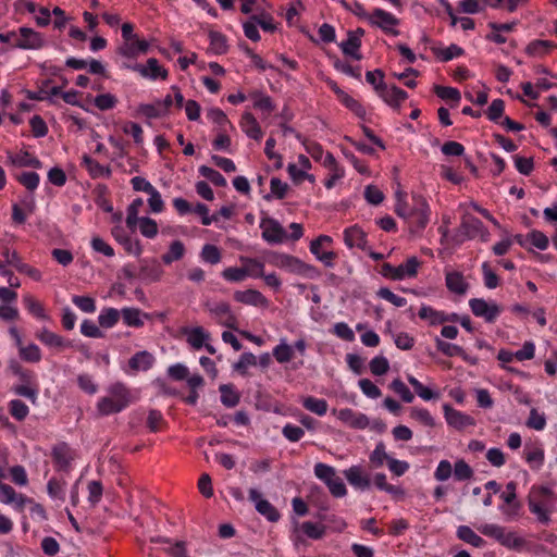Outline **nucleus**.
<instances>
[{"mask_svg": "<svg viewBox=\"0 0 557 557\" xmlns=\"http://www.w3.org/2000/svg\"><path fill=\"white\" fill-rule=\"evenodd\" d=\"M411 200V205L407 203L401 193H397V202L394 211L399 218L406 220L410 233H420L429 224L430 206L421 195H412Z\"/></svg>", "mask_w": 557, "mask_h": 557, "instance_id": "nucleus-1", "label": "nucleus"}, {"mask_svg": "<svg viewBox=\"0 0 557 557\" xmlns=\"http://www.w3.org/2000/svg\"><path fill=\"white\" fill-rule=\"evenodd\" d=\"M553 495L552 490H533L529 496V508L543 524L549 520Z\"/></svg>", "mask_w": 557, "mask_h": 557, "instance_id": "nucleus-2", "label": "nucleus"}, {"mask_svg": "<svg viewBox=\"0 0 557 557\" xmlns=\"http://www.w3.org/2000/svg\"><path fill=\"white\" fill-rule=\"evenodd\" d=\"M420 264L421 262L417 257H410L405 263L397 267H394L388 262L383 263L380 273L386 278L401 281L406 277L417 276Z\"/></svg>", "mask_w": 557, "mask_h": 557, "instance_id": "nucleus-3", "label": "nucleus"}, {"mask_svg": "<svg viewBox=\"0 0 557 557\" xmlns=\"http://www.w3.org/2000/svg\"><path fill=\"white\" fill-rule=\"evenodd\" d=\"M205 308L216 320L219 324L230 330H238L237 317L233 313L231 306L226 301L205 304Z\"/></svg>", "mask_w": 557, "mask_h": 557, "instance_id": "nucleus-4", "label": "nucleus"}, {"mask_svg": "<svg viewBox=\"0 0 557 557\" xmlns=\"http://www.w3.org/2000/svg\"><path fill=\"white\" fill-rule=\"evenodd\" d=\"M270 263L299 275H307L310 271L314 270V267L307 264L299 258L287 253H273L270 258Z\"/></svg>", "mask_w": 557, "mask_h": 557, "instance_id": "nucleus-5", "label": "nucleus"}, {"mask_svg": "<svg viewBox=\"0 0 557 557\" xmlns=\"http://www.w3.org/2000/svg\"><path fill=\"white\" fill-rule=\"evenodd\" d=\"M125 67L150 81H166L169 78V71L156 58H149L145 64H126Z\"/></svg>", "mask_w": 557, "mask_h": 557, "instance_id": "nucleus-6", "label": "nucleus"}, {"mask_svg": "<svg viewBox=\"0 0 557 557\" xmlns=\"http://www.w3.org/2000/svg\"><path fill=\"white\" fill-rule=\"evenodd\" d=\"M459 231L467 239L480 238L484 243L488 242L491 236L483 222L469 213L462 216Z\"/></svg>", "mask_w": 557, "mask_h": 557, "instance_id": "nucleus-7", "label": "nucleus"}, {"mask_svg": "<svg viewBox=\"0 0 557 557\" xmlns=\"http://www.w3.org/2000/svg\"><path fill=\"white\" fill-rule=\"evenodd\" d=\"M333 239L329 235H319L310 243V251L315 258L321 261L326 268H333L337 253L332 250H323L324 247H330Z\"/></svg>", "mask_w": 557, "mask_h": 557, "instance_id": "nucleus-8", "label": "nucleus"}, {"mask_svg": "<svg viewBox=\"0 0 557 557\" xmlns=\"http://www.w3.org/2000/svg\"><path fill=\"white\" fill-rule=\"evenodd\" d=\"M44 35L29 27L18 28V38L13 42L12 48L24 50H38L45 46Z\"/></svg>", "mask_w": 557, "mask_h": 557, "instance_id": "nucleus-9", "label": "nucleus"}, {"mask_svg": "<svg viewBox=\"0 0 557 557\" xmlns=\"http://www.w3.org/2000/svg\"><path fill=\"white\" fill-rule=\"evenodd\" d=\"M325 534V527L318 522L305 521L302 523L295 522L293 531V541L296 543H304V537L319 541Z\"/></svg>", "mask_w": 557, "mask_h": 557, "instance_id": "nucleus-10", "label": "nucleus"}, {"mask_svg": "<svg viewBox=\"0 0 557 557\" xmlns=\"http://www.w3.org/2000/svg\"><path fill=\"white\" fill-rule=\"evenodd\" d=\"M368 21L371 25L381 28L384 33L398 36L399 30L394 28L399 24V20L392 13L384 11L383 9H374L370 14Z\"/></svg>", "mask_w": 557, "mask_h": 557, "instance_id": "nucleus-11", "label": "nucleus"}, {"mask_svg": "<svg viewBox=\"0 0 557 557\" xmlns=\"http://www.w3.org/2000/svg\"><path fill=\"white\" fill-rule=\"evenodd\" d=\"M262 238L269 244H281L288 235L284 227L273 218H264L260 222Z\"/></svg>", "mask_w": 557, "mask_h": 557, "instance_id": "nucleus-12", "label": "nucleus"}, {"mask_svg": "<svg viewBox=\"0 0 557 557\" xmlns=\"http://www.w3.org/2000/svg\"><path fill=\"white\" fill-rule=\"evenodd\" d=\"M469 306L475 317L483 318L487 323H494L502 311L497 304H488L483 298L470 299Z\"/></svg>", "mask_w": 557, "mask_h": 557, "instance_id": "nucleus-13", "label": "nucleus"}, {"mask_svg": "<svg viewBox=\"0 0 557 557\" xmlns=\"http://www.w3.org/2000/svg\"><path fill=\"white\" fill-rule=\"evenodd\" d=\"M249 499L255 504L256 510L263 516L269 522H278L281 513L276 507H274L268 500L261 498L258 490H248Z\"/></svg>", "mask_w": 557, "mask_h": 557, "instance_id": "nucleus-14", "label": "nucleus"}, {"mask_svg": "<svg viewBox=\"0 0 557 557\" xmlns=\"http://www.w3.org/2000/svg\"><path fill=\"white\" fill-rule=\"evenodd\" d=\"M51 458L58 470L67 471L71 462L75 459V453L69 444L61 442L53 446Z\"/></svg>", "mask_w": 557, "mask_h": 557, "instance_id": "nucleus-15", "label": "nucleus"}, {"mask_svg": "<svg viewBox=\"0 0 557 557\" xmlns=\"http://www.w3.org/2000/svg\"><path fill=\"white\" fill-rule=\"evenodd\" d=\"M443 410L447 423L455 429L462 430L475 423L471 416L454 409L449 404H445Z\"/></svg>", "mask_w": 557, "mask_h": 557, "instance_id": "nucleus-16", "label": "nucleus"}, {"mask_svg": "<svg viewBox=\"0 0 557 557\" xmlns=\"http://www.w3.org/2000/svg\"><path fill=\"white\" fill-rule=\"evenodd\" d=\"M382 90L379 96L383 99V101L392 107L395 110H399L401 103L407 100L408 94L404 89L399 88L396 85L392 86H381Z\"/></svg>", "mask_w": 557, "mask_h": 557, "instance_id": "nucleus-17", "label": "nucleus"}, {"mask_svg": "<svg viewBox=\"0 0 557 557\" xmlns=\"http://www.w3.org/2000/svg\"><path fill=\"white\" fill-rule=\"evenodd\" d=\"M314 474L319 480L324 482L327 487H346L342 479L336 475L335 469L326 463H315Z\"/></svg>", "mask_w": 557, "mask_h": 557, "instance_id": "nucleus-18", "label": "nucleus"}, {"mask_svg": "<svg viewBox=\"0 0 557 557\" xmlns=\"http://www.w3.org/2000/svg\"><path fill=\"white\" fill-rule=\"evenodd\" d=\"M234 300L244 305L265 308L269 305L268 299L257 289L236 290L233 295Z\"/></svg>", "mask_w": 557, "mask_h": 557, "instance_id": "nucleus-19", "label": "nucleus"}, {"mask_svg": "<svg viewBox=\"0 0 557 557\" xmlns=\"http://www.w3.org/2000/svg\"><path fill=\"white\" fill-rule=\"evenodd\" d=\"M149 50V42L136 37L131 42H123L117 48V53L128 59H135L139 54H146Z\"/></svg>", "mask_w": 557, "mask_h": 557, "instance_id": "nucleus-20", "label": "nucleus"}, {"mask_svg": "<svg viewBox=\"0 0 557 557\" xmlns=\"http://www.w3.org/2000/svg\"><path fill=\"white\" fill-rule=\"evenodd\" d=\"M0 503L9 505L16 511L22 512L24 508L33 504V499L15 493V490H0Z\"/></svg>", "mask_w": 557, "mask_h": 557, "instance_id": "nucleus-21", "label": "nucleus"}, {"mask_svg": "<svg viewBox=\"0 0 557 557\" xmlns=\"http://www.w3.org/2000/svg\"><path fill=\"white\" fill-rule=\"evenodd\" d=\"M239 126L242 131L251 139L260 141L263 137L261 126L255 115L250 112L242 114Z\"/></svg>", "mask_w": 557, "mask_h": 557, "instance_id": "nucleus-22", "label": "nucleus"}, {"mask_svg": "<svg viewBox=\"0 0 557 557\" xmlns=\"http://www.w3.org/2000/svg\"><path fill=\"white\" fill-rule=\"evenodd\" d=\"M344 242L349 248H358L361 250H367V234L366 232L358 225H354L347 227L344 231Z\"/></svg>", "mask_w": 557, "mask_h": 557, "instance_id": "nucleus-23", "label": "nucleus"}, {"mask_svg": "<svg viewBox=\"0 0 557 557\" xmlns=\"http://www.w3.org/2000/svg\"><path fill=\"white\" fill-rule=\"evenodd\" d=\"M35 336L38 341H40L47 347L58 348V349H64L66 347H72L71 341L63 338L61 335L53 333L46 327L38 331Z\"/></svg>", "mask_w": 557, "mask_h": 557, "instance_id": "nucleus-24", "label": "nucleus"}, {"mask_svg": "<svg viewBox=\"0 0 557 557\" xmlns=\"http://www.w3.org/2000/svg\"><path fill=\"white\" fill-rule=\"evenodd\" d=\"M554 49H557L556 42L552 40L534 39L527 45L524 52L532 58H544L550 54Z\"/></svg>", "mask_w": 557, "mask_h": 557, "instance_id": "nucleus-25", "label": "nucleus"}, {"mask_svg": "<svg viewBox=\"0 0 557 557\" xmlns=\"http://www.w3.org/2000/svg\"><path fill=\"white\" fill-rule=\"evenodd\" d=\"M82 166H84L91 178H100L106 177L109 178L111 176V169L109 165H102L97 160L92 159L88 154H84L82 157Z\"/></svg>", "mask_w": 557, "mask_h": 557, "instance_id": "nucleus-26", "label": "nucleus"}, {"mask_svg": "<svg viewBox=\"0 0 557 557\" xmlns=\"http://www.w3.org/2000/svg\"><path fill=\"white\" fill-rule=\"evenodd\" d=\"M445 282L447 289L457 295H465L469 288L463 274L458 271L446 272Z\"/></svg>", "mask_w": 557, "mask_h": 557, "instance_id": "nucleus-27", "label": "nucleus"}, {"mask_svg": "<svg viewBox=\"0 0 557 557\" xmlns=\"http://www.w3.org/2000/svg\"><path fill=\"white\" fill-rule=\"evenodd\" d=\"M8 160L11 165L18 166V168H34V169H41L42 162L32 156L28 151H21L20 153H8Z\"/></svg>", "mask_w": 557, "mask_h": 557, "instance_id": "nucleus-28", "label": "nucleus"}, {"mask_svg": "<svg viewBox=\"0 0 557 557\" xmlns=\"http://www.w3.org/2000/svg\"><path fill=\"white\" fill-rule=\"evenodd\" d=\"M500 498L503 504L499 505V508L509 518H513L519 516V509L521 508V504L517 502L515 490H509L507 492L502 491Z\"/></svg>", "mask_w": 557, "mask_h": 557, "instance_id": "nucleus-29", "label": "nucleus"}, {"mask_svg": "<svg viewBox=\"0 0 557 557\" xmlns=\"http://www.w3.org/2000/svg\"><path fill=\"white\" fill-rule=\"evenodd\" d=\"M183 333L187 335V343L196 350L201 349L210 338V334L202 326L184 327Z\"/></svg>", "mask_w": 557, "mask_h": 557, "instance_id": "nucleus-30", "label": "nucleus"}, {"mask_svg": "<svg viewBox=\"0 0 557 557\" xmlns=\"http://www.w3.org/2000/svg\"><path fill=\"white\" fill-rule=\"evenodd\" d=\"M249 98L253 101V108L267 115H270L275 110L272 98L260 90L250 91Z\"/></svg>", "mask_w": 557, "mask_h": 557, "instance_id": "nucleus-31", "label": "nucleus"}, {"mask_svg": "<svg viewBox=\"0 0 557 557\" xmlns=\"http://www.w3.org/2000/svg\"><path fill=\"white\" fill-rule=\"evenodd\" d=\"M121 315L123 318V322L131 327H141L145 324L143 318H149L148 313L133 307L123 308L121 310Z\"/></svg>", "mask_w": 557, "mask_h": 557, "instance_id": "nucleus-32", "label": "nucleus"}, {"mask_svg": "<svg viewBox=\"0 0 557 557\" xmlns=\"http://www.w3.org/2000/svg\"><path fill=\"white\" fill-rule=\"evenodd\" d=\"M108 392L109 396L114 398L122 409H125L129 405L131 395L125 384L121 382L113 383L109 386Z\"/></svg>", "mask_w": 557, "mask_h": 557, "instance_id": "nucleus-33", "label": "nucleus"}, {"mask_svg": "<svg viewBox=\"0 0 557 557\" xmlns=\"http://www.w3.org/2000/svg\"><path fill=\"white\" fill-rule=\"evenodd\" d=\"M344 474L349 484L356 487H369L370 479L363 473L360 466H352L344 471Z\"/></svg>", "mask_w": 557, "mask_h": 557, "instance_id": "nucleus-34", "label": "nucleus"}, {"mask_svg": "<svg viewBox=\"0 0 557 557\" xmlns=\"http://www.w3.org/2000/svg\"><path fill=\"white\" fill-rule=\"evenodd\" d=\"M153 356L147 351H138L136 352L129 360L128 366L133 371H147L152 367Z\"/></svg>", "mask_w": 557, "mask_h": 557, "instance_id": "nucleus-35", "label": "nucleus"}, {"mask_svg": "<svg viewBox=\"0 0 557 557\" xmlns=\"http://www.w3.org/2000/svg\"><path fill=\"white\" fill-rule=\"evenodd\" d=\"M163 274V269L157 260L145 261L140 267L139 276L144 280H150L152 282L160 281Z\"/></svg>", "mask_w": 557, "mask_h": 557, "instance_id": "nucleus-36", "label": "nucleus"}, {"mask_svg": "<svg viewBox=\"0 0 557 557\" xmlns=\"http://www.w3.org/2000/svg\"><path fill=\"white\" fill-rule=\"evenodd\" d=\"M436 349L447 357H461L465 361H469L468 355L461 346L445 342L441 338L435 341Z\"/></svg>", "mask_w": 557, "mask_h": 557, "instance_id": "nucleus-37", "label": "nucleus"}, {"mask_svg": "<svg viewBox=\"0 0 557 557\" xmlns=\"http://www.w3.org/2000/svg\"><path fill=\"white\" fill-rule=\"evenodd\" d=\"M344 54L349 55L356 60H361L362 55L359 52L361 47V39L349 35L347 33V39L339 45Z\"/></svg>", "mask_w": 557, "mask_h": 557, "instance_id": "nucleus-38", "label": "nucleus"}, {"mask_svg": "<svg viewBox=\"0 0 557 557\" xmlns=\"http://www.w3.org/2000/svg\"><path fill=\"white\" fill-rule=\"evenodd\" d=\"M220 393H221V403L227 407L233 408L235 407L239 400L240 395L239 393L234 388L231 384H223L220 386Z\"/></svg>", "mask_w": 557, "mask_h": 557, "instance_id": "nucleus-39", "label": "nucleus"}, {"mask_svg": "<svg viewBox=\"0 0 557 557\" xmlns=\"http://www.w3.org/2000/svg\"><path fill=\"white\" fill-rule=\"evenodd\" d=\"M210 49L214 54H224L228 50L226 36L216 30L209 32Z\"/></svg>", "mask_w": 557, "mask_h": 557, "instance_id": "nucleus-40", "label": "nucleus"}, {"mask_svg": "<svg viewBox=\"0 0 557 557\" xmlns=\"http://www.w3.org/2000/svg\"><path fill=\"white\" fill-rule=\"evenodd\" d=\"M121 311L115 308H103L98 317L99 325L103 329L113 327L120 320Z\"/></svg>", "mask_w": 557, "mask_h": 557, "instance_id": "nucleus-41", "label": "nucleus"}, {"mask_svg": "<svg viewBox=\"0 0 557 557\" xmlns=\"http://www.w3.org/2000/svg\"><path fill=\"white\" fill-rule=\"evenodd\" d=\"M499 543L509 549L521 550L527 542L524 537L518 536L515 532L505 529Z\"/></svg>", "mask_w": 557, "mask_h": 557, "instance_id": "nucleus-42", "label": "nucleus"}, {"mask_svg": "<svg viewBox=\"0 0 557 557\" xmlns=\"http://www.w3.org/2000/svg\"><path fill=\"white\" fill-rule=\"evenodd\" d=\"M18 356L25 362L37 363L41 360V350L36 344L18 347Z\"/></svg>", "mask_w": 557, "mask_h": 557, "instance_id": "nucleus-43", "label": "nucleus"}, {"mask_svg": "<svg viewBox=\"0 0 557 557\" xmlns=\"http://www.w3.org/2000/svg\"><path fill=\"white\" fill-rule=\"evenodd\" d=\"M270 189L271 193L267 194L263 197L268 201L271 200L272 197H275L277 199H284L287 195L289 186L287 183H284L281 178L272 177L270 182Z\"/></svg>", "mask_w": 557, "mask_h": 557, "instance_id": "nucleus-44", "label": "nucleus"}, {"mask_svg": "<svg viewBox=\"0 0 557 557\" xmlns=\"http://www.w3.org/2000/svg\"><path fill=\"white\" fill-rule=\"evenodd\" d=\"M185 246L181 240H174L169 247V251L162 255V261L165 264H171L184 257Z\"/></svg>", "mask_w": 557, "mask_h": 557, "instance_id": "nucleus-45", "label": "nucleus"}, {"mask_svg": "<svg viewBox=\"0 0 557 557\" xmlns=\"http://www.w3.org/2000/svg\"><path fill=\"white\" fill-rule=\"evenodd\" d=\"M432 51L434 55L442 62H448L454 58L460 57L465 53L463 49L456 44H451L449 47L444 49L433 48Z\"/></svg>", "mask_w": 557, "mask_h": 557, "instance_id": "nucleus-46", "label": "nucleus"}, {"mask_svg": "<svg viewBox=\"0 0 557 557\" xmlns=\"http://www.w3.org/2000/svg\"><path fill=\"white\" fill-rule=\"evenodd\" d=\"M457 536L460 541H465L468 544H471L474 547H482L484 545V540L476 535L471 528L467 525H460L457 530Z\"/></svg>", "mask_w": 557, "mask_h": 557, "instance_id": "nucleus-47", "label": "nucleus"}, {"mask_svg": "<svg viewBox=\"0 0 557 557\" xmlns=\"http://www.w3.org/2000/svg\"><path fill=\"white\" fill-rule=\"evenodd\" d=\"M302 406L305 409L318 416H324L329 407L325 399L315 398L313 396L305 397L302 400Z\"/></svg>", "mask_w": 557, "mask_h": 557, "instance_id": "nucleus-48", "label": "nucleus"}, {"mask_svg": "<svg viewBox=\"0 0 557 557\" xmlns=\"http://www.w3.org/2000/svg\"><path fill=\"white\" fill-rule=\"evenodd\" d=\"M296 138L301 141L304 145L306 151L315 160L321 161L324 156V149L323 147L313 140H309L305 138L300 133L296 134Z\"/></svg>", "mask_w": 557, "mask_h": 557, "instance_id": "nucleus-49", "label": "nucleus"}, {"mask_svg": "<svg viewBox=\"0 0 557 557\" xmlns=\"http://www.w3.org/2000/svg\"><path fill=\"white\" fill-rule=\"evenodd\" d=\"M97 410L101 416H110L121 412L122 407L111 396H106L99 399Z\"/></svg>", "mask_w": 557, "mask_h": 557, "instance_id": "nucleus-50", "label": "nucleus"}, {"mask_svg": "<svg viewBox=\"0 0 557 557\" xmlns=\"http://www.w3.org/2000/svg\"><path fill=\"white\" fill-rule=\"evenodd\" d=\"M443 311H437L430 306H422L418 315L422 320H428L431 325H438L445 323L446 319H443Z\"/></svg>", "mask_w": 557, "mask_h": 557, "instance_id": "nucleus-51", "label": "nucleus"}, {"mask_svg": "<svg viewBox=\"0 0 557 557\" xmlns=\"http://www.w3.org/2000/svg\"><path fill=\"white\" fill-rule=\"evenodd\" d=\"M146 424L150 432L157 433L166 426V421L160 410L150 409Z\"/></svg>", "mask_w": 557, "mask_h": 557, "instance_id": "nucleus-52", "label": "nucleus"}, {"mask_svg": "<svg viewBox=\"0 0 557 557\" xmlns=\"http://www.w3.org/2000/svg\"><path fill=\"white\" fill-rule=\"evenodd\" d=\"M23 302L28 312L35 315L36 318L42 320L48 319L44 306L34 296H24Z\"/></svg>", "mask_w": 557, "mask_h": 557, "instance_id": "nucleus-53", "label": "nucleus"}, {"mask_svg": "<svg viewBox=\"0 0 557 557\" xmlns=\"http://www.w3.org/2000/svg\"><path fill=\"white\" fill-rule=\"evenodd\" d=\"M433 90L435 95L443 100H449L456 103L460 101V91L455 87L434 85Z\"/></svg>", "mask_w": 557, "mask_h": 557, "instance_id": "nucleus-54", "label": "nucleus"}, {"mask_svg": "<svg viewBox=\"0 0 557 557\" xmlns=\"http://www.w3.org/2000/svg\"><path fill=\"white\" fill-rule=\"evenodd\" d=\"M389 388L394 393L399 395L401 400L407 403V404L412 403L413 399H414V396L411 393V391L408 388V386L399 377H397V379L392 381V383L389 384Z\"/></svg>", "mask_w": 557, "mask_h": 557, "instance_id": "nucleus-55", "label": "nucleus"}, {"mask_svg": "<svg viewBox=\"0 0 557 557\" xmlns=\"http://www.w3.org/2000/svg\"><path fill=\"white\" fill-rule=\"evenodd\" d=\"M199 173L218 187H225L227 184L225 177L219 171L210 166L201 165Z\"/></svg>", "mask_w": 557, "mask_h": 557, "instance_id": "nucleus-56", "label": "nucleus"}, {"mask_svg": "<svg viewBox=\"0 0 557 557\" xmlns=\"http://www.w3.org/2000/svg\"><path fill=\"white\" fill-rule=\"evenodd\" d=\"M144 201L141 198H136L132 201V203L127 207V216H126V225L128 228L134 230L139 223L138 212Z\"/></svg>", "mask_w": 557, "mask_h": 557, "instance_id": "nucleus-57", "label": "nucleus"}, {"mask_svg": "<svg viewBox=\"0 0 557 557\" xmlns=\"http://www.w3.org/2000/svg\"><path fill=\"white\" fill-rule=\"evenodd\" d=\"M409 384L413 387L414 392L419 397H421L424 400H431L433 398L438 397V393L433 392L429 387L424 386L419 380H417L414 376L409 375L408 376Z\"/></svg>", "mask_w": 557, "mask_h": 557, "instance_id": "nucleus-58", "label": "nucleus"}, {"mask_svg": "<svg viewBox=\"0 0 557 557\" xmlns=\"http://www.w3.org/2000/svg\"><path fill=\"white\" fill-rule=\"evenodd\" d=\"M10 414L17 421H23L29 412L26 404L20 399H13L9 403Z\"/></svg>", "mask_w": 557, "mask_h": 557, "instance_id": "nucleus-59", "label": "nucleus"}, {"mask_svg": "<svg viewBox=\"0 0 557 557\" xmlns=\"http://www.w3.org/2000/svg\"><path fill=\"white\" fill-rule=\"evenodd\" d=\"M473 474L472 468L463 460H457L453 468V475L456 481H466Z\"/></svg>", "mask_w": 557, "mask_h": 557, "instance_id": "nucleus-60", "label": "nucleus"}, {"mask_svg": "<svg viewBox=\"0 0 557 557\" xmlns=\"http://www.w3.org/2000/svg\"><path fill=\"white\" fill-rule=\"evenodd\" d=\"M348 110H350L354 114H356L360 119L366 117V109L364 107L350 95H343V98L339 100Z\"/></svg>", "mask_w": 557, "mask_h": 557, "instance_id": "nucleus-61", "label": "nucleus"}, {"mask_svg": "<svg viewBox=\"0 0 557 557\" xmlns=\"http://www.w3.org/2000/svg\"><path fill=\"white\" fill-rule=\"evenodd\" d=\"M273 356L277 362L286 363L293 359L294 350L289 345L281 343L280 345L274 347Z\"/></svg>", "mask_w": 557, "mask_h": 557, "instance_id": "nucleus-62", "label": "nucleus"}, {"mask_svg": "<svg viewBox=\"0 0 557 557\" xmlns=\"http://www.w3.org/2000/svg\"><path fill=\"white\" fill-rule=\"evenodd\" d=\"M95 106L101 110L107 111L113 109L117 103V98L112 94H101L95 97Z\"/></svg>", "mask_w": 557, "mask_h": 557, "instance_id": "nucleus-63", "label": "nucleus"}, {"mask_svg": "<svg viewBox=\"0 0 557 557\" xmlns=\"http://www.w3.org/2000/svg\"><path fill=\"white\" fill-rule=\"evenodd\" d=\"M527 239L531 243L532 246L536 247L540 250L547 249L549 245L548 237L541 231L532 230L528 235Z\"/></svg>", "mask_w": 557, "mask_h": 557, "instance_id": "nucleus-64", "label": "nucleus"}]
</instances>
